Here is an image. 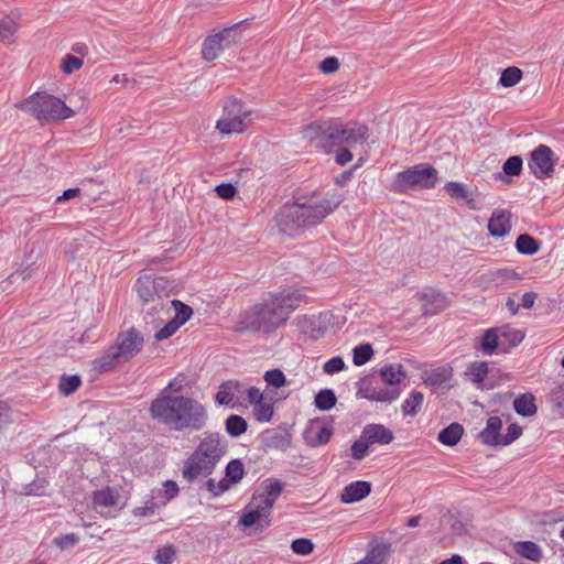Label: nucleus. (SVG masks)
Masks as SVG:
<instances>
[{"mask_svg":"<svg viewBox=\"0 0 564 564\" xmlns=\"http://www.w3.org/2000/svg\"><path fill=\"white\" fill-rule=\"evenodd\" d=\"M176 379L172 380L161 393L151 402L149 412L151 417L169 426L172 431L197 432L206 426L208 412L206 406L198 400L183 395L173 394L182 387H176Z\"/></svg>","mask_w":564,"mask_h":564,"instance_id":"f257e3e1","label":"nucleus"},{"mask_svg":"<svg viewBox=\"0 0 564 564\" xmlns=\"http://www.w3.org/2000/svg\"><path fill=\"white\" fill-rule=\"evenodd\" d=\"M301 302L302 293L297 290H283L272 294L240 317L238 329L271 333L288 321L290 314L301 305Z\"/></svg>","mask_w":564,"mask_h":564,"instance_id":"f03ea898","label":"nucleus"},{"mask_svg":"<svg viewBox=\"0 0 564 564\" xmlns=\"http://www.w3.org/2000/svg\"><path fill=\"white\" fill-rule=\"evenodd\" d=\"M302 134L305 140L315 142L316 148L330 153L341 144L348 147L364 144L368 139L369 129L356 121L343 122L340 119H328L305 126Z\"/></svg>","mask_w":564,"mask_h":564,"instance_id":"7ed1b4c3","label":"nucleus"},{"mask_svg":"<svg viewBox=\"0 0 564 564\" xmlns=\"http://www.w3.org/2000/svg\"><path fill=\"white\" fill-rule=\"evenodd\" d=\"M338 205V199L316 200L299 197L281 208L278 216L279 229L289 236L299 235L305 228L318 225Z\"/></svg>","mask_w":564,"mask_h":564,"instance_id":"20e7f679","label":"nucleus"},{"mask_svg":"<svg viewBox=\"0 0 564 564\" xmlns=\"http://www.w3.org/2000/svg\"><path fill=\"white\" fill-rule=\"evenodd\" d=\"M228 452V441L218 432H206L184 460L182 477L192 484L209 477Z\"/></svg>","mask_w":564,"mask_h":564,"instance_id":"39448f33","label":"nucleus"},{"mask_svg":"<svg viewBox=\"0 0 564 564\" xmlns=\"http://www.w3.org/2000/svg\"><path fill=\"white\" fill-rule=\"evenodd\" d=\"M283 491V484L278 479L264 480L246 506L239 525L249 528L257 525L260 531L271 525V511Z\"/></svg>","mask_w":564,"mask_h":564,"instance_id":"423d86ee","label":"nucleus"},{"mask_svg":"<svg viewBox=\"0 0 564 564\" xmlns=\"http://www.w3.org/2000/svg\"><path fill=\"white\" fill-rule=\"evenodd\" d=\"M437 183V171L429 164H417L394 175L391 188L399 194L412 189H430Z\"/></svg>","mask_w":564,"mask_h":564,"instance_id":"0eeeda50","label":"nucleus"},{"mask_svg":"<svg viewBox=\"0 0 564 564\" xmlns=\"http://www.w3.org/2000/svg\"><path fill=\"white\" fill-rule=\"evenodd\" d=\"M251 110L237 99L229 98L223 110V116L216 122V128L221 134L241 133L248 127Z\"/></svg>","mask_w":564,"mask_h":564,"instance_id":"6e6552de","label":"nucleus"},{"mask_svg":"<svg viewBox=\"0 0 564 564\" xmlns=\"http://www.w3.org/2000/svg\"><path fill=\"white\" fill-rule=\"evenodd\" d=\"M134 289L144 303H155L169 297L174 284L164 276L144 273L137 279Z\"/></svg>","mask_w":564,"mask_h":564,"instance_id":"1a4fd4ad","label":"nucleus"},{"mask_svg":"<svg viewBox=\"0 0 564 564\" xmlns=\"http://www.w3.org/2000/svg\"><path fill=\"white\" fill-rule=\"evenodd\" d=\"M73 116V109L67 107L61 98L44 91H37V121L43 123L53 122Z\"/></svg>","mask_w":564,"mask_h":564,"instance_id":"9d476101","label":"nucleus"},{"mask_svg":"<svg viewBox=\"0 0 564 564\" xmlns=\"http://www.w3.org/2000/svg\"><path fill=\"white\" fill-rule=\"evenodd\" d=\"M237 42V31L235 28H227L220 32L208 35L202 48L203 58L210 62L219 57L227 48Z\"/></svg>","mask_w":564,"mask_h":564,"instance_id":"9b49d317","label":"nucleus"},{"mask_svg":"<svg viewBox=\"0 0 564 564\" xmlns=\"http://www.w3.org/2000/svg\"><path fill=\"white\" fill-rule=\"evenodd\" d=\"M555 163L556 159L551 148L541 144L531 152L528 166L536 178L543 180L552 176Z\"/></svg>","mask_w":564,"mask_h":564,"instance_id":"f8f14e48","label":"nucleus"},{"mask_svg":"<svg viewBox=\"0 0 564 564\" xmlns=\"http://www.w3.org/2000/svg\"><path fill=\"white\" fill-rule=\"evenodd\" d=\"M357 398L381 403H392L401 395L400 388L373 387L368 378L358 382Z\"/></svg>","mask_w":564,"mask_h":564,"instance_id":"ddd939ff","label":"nucleus"},{"mask_svg":"<svg viewBox=\"0 0 564 564\" xmlns=\"http://www.w3.org/2000/svg\"><path fill=\"white\" fill-rule=\"evenodd\" d=\"M444 191L453 200L464 203L471 210H479L482 207V198L477 188H469L465 183L447 182Z\"/></svg>","mask_w":564,"mask_h":564,"instance_id":"4468645a","label":"nucleus"},{"mask_svg":"<svg viewBox=\"0 0 564 564\" xmlns=\"http://www.w3.org/2000/svg\"><path fill=\"white\" fill-rule=\"evenodd\" d=\"M143 341L144 340L142 335L132 327L127 332L120 333L117 336L116 341L111 345L121 356V358L124 361H128L142 349Z\"/></svg>","mask_w":564,"mask_h":564,"instance_id":"2eb2a0df","label":"nucleus"},{"mask_svg":"<svg viewBox=\"0 0 564 564\" xmlns=\"http://www.w3.org/2000/svg\"><path fill=\"white\" fill-rule=\"evenodd\" d=\"M334 430L330 425L324 424L321 421H311L304 431V440L311 447H317L327 444Z\"/></svg>","mask_w":564,"mask_h":564,"instance_id":"dca6fc26","label":"nucleus"},{"mask_svg":"<svg viewBox=\"0 0 564 564\" xmlns=\"http://www.w3.org/2000/svg\"><path fill=\"white\" fill-rule=\"evenodd\" d=\"M245 393V386L237 380H228L218 387L215 401L219 405H229L234 408L240 400V394Z\"/></svg>","mask_w":564,"mask_h":564,"instance_id":"f3484780","label":"nucleus"},{"mask_svg":"<svg viewBox=\"0 0 564 564\" xmlns=\"http://www.w3.org/2000/svg\"><path fill=\"white\" fill-rule=\"evenodd\" d=\"M511 213L505 209H496L489 221L488 231L492 237H505L511 230Z\"/></svg>","mask_w":564,"mask_h":564,"instance_id":"a211bd4d","label":"nucleus"},{"mask_svg":"<svg viewBox=\"0 0 564 564\" xmlns=\"http://www.w3.org/2000/svg\"><path fill=\"white\" fill-rule=\"evenodd\" d=\"M453 377V368L448 365H443L422 372L423 382L432 388L438 389L444 387Z\"/></svg>","mask_w":564,"mask_h":564,"instance_id":"6ab92c4d","label":"nucleus"},{"mask_svg":"<svg viewBox=\"0 0 564 564\" xmlns=\"http://www.w3.org/2000/svg\"><path fill=\"white\" fill-rule=\"evenodd\" d=\"M371 492V484L365 480H356L348 484L340 494L343 503H354L362 500Z\"/></svg>","mask_w":564,"mask_h":564,"instance_id":"aec40b11","label":"nucleus"},{"mask_svg":"<svg viewBox=\"0 0 564 564\" xmlns=\"http://www.w3.org/2000/svg\"><path fill=\"white\" fill-rule=\"evenodd\" d=\"M496 328L499 335L500 352H509L524 339V333L511 325H502Z\"/></svg>","mask_w":564,"mask_h":564,"instance_id":"412c9836","label":"nucleus"},{"mask_svg":"<svg viewBox=\"0 0 564 564\" xmlns=\"http://www.w3.org/2000/svg\"><path fill=\"white\" fill-rule=\"evenodd\" d=\"M121 362H124V360L115 347L109 345L100 356L94 359L93 369L99 373L108 372L113 370Z\"/></svg>","mask_w":564,"mask_h":564,"instance_id":"4be33fe9","label":"nucleus"},{"mask_svg":"<svg viewBox=\"0 0 564 564\" xmlns=\"http://www.w3.org/2000/svg\"><path fill=\"white\" fill-rule=\"evenodd\" d=\"M361 433L362 437L367 440L370 445H387L394 438L392 431L382 424H367Z\"/></svg>","mask_w":564,"mask_h":564,"instance_id":"5701e85b","label":"nucleus"},{"mask_svg":"<svg viewBox=\"0 0 564 564\" xmlns=\"http://www.w3.org/2000/svg\"><path fill=\"white\" fill-rule=\"evenodd\" d=\"M502 421L499 416H490L486 427L479 433L480 441L489 446H501L502 434L500 433Z\"/></svg>","mask_w":564,"mask_h":564,"instance_id":"b1692460","label":"nucleus"},{"mask_svg":"<svg viewBox=\"0 0 564 564\" xmlns=\"http://www.w3.org/2000/svg\"><path fill=\"white\" fill-rule=\"evenodd\" d=\"M406 373L400 364L386 365L380 369V378L383 383L391 386L390 388H399L398 384L404 380Z\"/></svg>","mask_w":564,"mask_h":564,"instance_id":"393cba45","label":"nucleus"},{"mask_svg":"<svg viewBox=\"0 0 564 564\" xmlns=\"http://www.w3.org/2000/svg\"><path fill=\"white\" fill-rule=\"evenodd\" d=\"M466 377L473 383L480 386L481 388L492 389L494 386L485 383V379L488 375V362L486 361H474L471 362L465 372Z\"/></svg>","mask_w":564,"mask_h":564,"instance_id":"a878e982","label":"nucleus"},{"mask_svg":"<svg viewBox=\"0 0 564 564\" xmlns=\"http://www.w3.org/2000/svg\"><path fill=\"white\" fill-rule=\"evenodd\" d=\"M480 349L484 355L492 356L496 352H500V343L497 328L486 329L480 339Z\"/></svg>","mask_w":564,"mask_h":564,"instance_id":"bb28decb","label":"nucleus"},{"mask_svg":"<svg viewBox=\"0 0 564 564\" xmlns=\"http://www.w3.org/2000/svg\"><path fill=\"white\" fill-rule=\"evenodd\" d=\"M463 433L464 429L462 424L451 423L438 433L437 440L444 445L454 446L460 441Z\"/></svg>","mask_w":564,"mask_h":564,"instance_id":"cd10ccee","label":"nucleus"},{"mask_svg":"<svg viewBox=\"0 0 564 564\" xmlns=\"http://www.w3.org/2000/svg\"><path fill=\"white\" fill-rule=\"evenodd\" d=\"M514 411L524 417L532 416L536 413L534 397L531 393H523L513 401Z\"/></svg>","mask_w":564,"mask_h":564,"instance_id":"c85d7f7f","label":"nucleus"},{"mask_svg":"<svg viewBox=\"0 0 564 564\" xmlns=\"http://www.w3.org/2000/svg\"><path fill=\"white\" fill-rule=\"evenodd\" d=\"M424 395L421 391L413 390L401 404V411L404 416H414L421 410Z\"/></svg>","mask_w":564,"mask_h":564,"instance_id":"c756f323","label":"nucleus"},{"mask_svg":"<svg viewBox=\"0 0 564 564\" xmlns=\"http://www.w3.org/2000/svg\"><path fill=\"white\" fill-rule=\"evenodd\" d=\"M118 500L119 495L117 490L109 487L97 490L93 495L94 505L99 507H115L118 503Z\"/></svg>","mask_w":564,"mask_h":564,"instance_id":"7c9ffc66","label":"nucleus"},{"mask_svg":"<svg viewBox=\"0 0 564 564\" xmlns=\"http://www.w3.org/2000/svg\"><path fill=\"white\" fill-rule=\"evenodd\" d=\"M516 249L521 254L532 256L540 249V242L528 234H522L517 238Z\"/></svg>","mask_w":564,"mask_h":564,"instance_id":"2f4dec72","label":"nucleus"},{"mask_svg":"<svg viewBox=\"0 0 564 564\" xmlns=\"http://www.w3.org/2000/svg\"><path fill=\"white\" fill-rule=\"evenodd\" d=\"M247 427V421L237 414L229 415L225 421V430L232 437H238L243 434Z\"/></svg>","mask_w":564,"mask_h":564,"instance_id":"473e14b6","label":"nucleus"},{"mask_svg":"<svg viewBox=\"0 0 564 564\" xmlns=\"http://www.w3.org/2000/svg\"><path fill=\"white\" fill-rule=\"evenodd\" d=\"M82 384L79 375H62L58 382L61 394L68 397L73 394Z\"/></svg>","mask_w":564,"mask_h":564,"instance_id":"72a5a7b5","label":"nucleus"},{"mask_svg":"<svg viewBox=\"0 0 564 564\" xmlns=\"http://www.w3.org/2000/svg\"><path fill=\"white\" fill-rule=\"evenodd\" d=\"M516 551L523 557L531 561H540L542 557L541 547L532 541H521L516 544Z\"/></svg>","mask_w":564,"mask_h":564,"instance_id":"f704fd0d","label":"nucleus"},{"mask_svg":"<svg viewBox=\"0 0 564 564\" xmlns=\"http://www.w3.org/2000/svg\"><path fill=\"white\" fill-rule=\"evenodd\" d=\"M245 475V467L240 459L230 460L225 468V479H228V484L235 485L239 482Z\"/></svg>","mask_w":564,"mask_h":564,"instance_id":"c9c22d12","label":"nucleus"},{"mask_svg":"<svg viewBox=\"0 0 564 564\" xmlns=\"http://www.w3.org/2000/svg\"><path fill=\"white\" fill-rule=\"evenodd\" d=\"M337 398L332 389H323L315 395L314 404L322 411H328L335 406Z\"/></svg>","mask_w":564,"mask_h":564,"instance_id":"e433bc0d","label":"nucleus"},{"mask_svg":"<svg viewBox=\"0 0 564 564\" xmlns=\"http://www.w3.org/2000/svg\"><path fill=\"white\" fill-rule=\"evenodd\" d=\"M522 70L516 66L507 67L502 70L499 78V85L509 88L516 86L522 79Z\"/></svg>","mask_w":564,"mask_h":564,"instance_id":"4c0bfd02","label":"nucleus"},{"mask_svg":"<svg viewBox=\"0 0 564 564\" xmlns=\"http://www.w3.org/2000/svg\"><path fill=\"white\" fill-rule=\"evenodd\" d=\"M253 415L258 422H269L273 416V405L263 399L253 405Z\"/></svg>","mask_w":564,"mask_h":564,"instance_id":"58836bf2","label":"nucleus"},{"mask_svg":"<svg viewBox=\"0 0 564 564\" xmlns=\"http://www.w3.org/2000/svg\"><path fill=\"white\" fill-rule=\"evenodd\" d=\"M373 356V349L370 344H362L354 348L352 361L356 366L367 364Z\"/></svg>","mask_w":564,"mask_h":564,"instance_id":"ea45409f","label":"nucleus"},{"mask_svg":"<svg viewBox=\"0 0 564 564\" xmlns=\"http://www.w3.org/2000/svg\"><path fill=\"white\" fill-rule=\"evenodd\" d=\"M231 486L228 484V479H220L216 481L214 478H208L204 482V488L208 490L214 497H219L227 490H229Z\"/></svg>","mask_w":564,"mask_h":564,"instance_id":"a19ab883","label":"nucleus"},{"mask_svg":"<svg viewBox=\"0 0 564 564\" xmlns=\"http://www.w3.org/2000/svg\"><path fill=\"white\" fill-rule=\"evenodd\" d=\"M171 304L176 312L174 319L182 326L191 318L193 311L188 305L182 303L178 300L171 301Z\"/></svg>","mask_w":564,"mask_h":564,"instance_id":"79ce46f5","label":"nucleus"},{"mask_svg":"<svg viewBox=\"0 0 564 564\" xmlns=\"http://www.w3.org/2000/svg\"><path fill=\"white\" fill-rule=\"evenodd\" d=\"M17 31V23L11 18L0 21V41L9 43Z\"/></svg>","mask_w":564,"mask_h":564,"instance_id":"37998d69","label":"nucleus"},{"mask_svg":"<svg viewBox=\"0 0 564 564\" xmlns=\"http://www.w3.org/2000/svg\"><path fill=\"white\" fill-rule=\"evenodd\" d=\"M264 380L273 388H281L286 384V377L280 369L268 370L264 373Z\"/></svg>","mask_w":564,"mask_h":564,"instance_id":"c03bdc74","label":"nucleus"},{"mask_svg":"<svg viewBox=\"0 0 564 564\" xmlns=\"http://www.w3.org/2000/svg\"><path fill=\"white\" fill-rule=\"evenodd\" d=\"M369 446L370 444L368 443L367 440H365L362 437V434L360 435V438L355 441L354 444L351 445V457L355 459V460H361L366 457V455L368 454V449H369Z\"/></svg>","mask_w":564,"mask_h":564,"instance_id":"a18cd8bd","label":"nucleus"},{"mask_svg":"<svg viewBox=\"0 0 564 564\" xmlns=\"http://www.w3.org/2000/svg\"><path fill=\"white\" fill-rule=\"evenodd\" d=\"M522 159L518 155L510 156L502 166L505 174L509 176H517L522 171Z\"/></svg>","mask_w":564,"mask_h":564,"instance_id":"49530a36","label":"nucleus"},{"mask_svg":"<svg viewBox=\"0 0 564 564\" xmlns=\"http://www.w3.org/2000/svg\"><path fill=\"white\" fill-rule=\"evenodd\" d=\"M83 64H84V62L82 58L76 57L72 54H66L63 57L61 68L65 74H72L75 70H78L79 68H82Z\"/></svg>","mask_w":564,"mask_h":564,"instance_id":"de8ad7c7","label":"nucleus"},{"mask_svg":"<svg viewBox=\"0 0 564 564\" xmlns=\"http://www.w3.org/2000/svg\"><path fill=\"white\" fill-rule=\"evenodd\" d=\"M291 549L295 554L307 555L313 552L314 543L310 539L300 538L292 542Z\"/></svg>","mask_w":564,"mask_h":564,"instance_id":"09e8293b","label":"nucleus"},{"mask_svg":"<svg viewBox=\"0 0 564 564\" xmlns=\"http://www.w3.org/2000/svg\"><path fill=\"white\" fill-rule=\"evenodd\" d=\"M174 557H175V551H174L173 546L167 545V546H163L156 551L154 561L158 564H172Z\"/></svg>","mask_w":564,"mask_h":564,"instance_id":"8fccbe9b","label":"nucleus"},{"mask_svg":"<svg viewBox=\"0 0 564 564\" xmlns=\"http://www.w3.org/2000/svg\"><path fill=\"white\" fill-rule=\"evenodd\" d=\"M345 366L344 359L340 356H335L323 365V371L327 375H334L341 371Z\"/></svg>","mask_w":564,"mask_h":564,"instance_id":"3c124183","label":"nucleus"},{"mask_svg":"<svg viewBox=\"0 0 564 564\" xmlns=\"http://www.w3.org/2000/svg\"><path fill=\"white\" fill-rule=\"evenodd\" d=\"M180 327V323L172 318L167 324H165L155 333L154 338L158 341L166 339L172 336Z\"/></svg>","mask_w":564,"mask_h":564,"instance_id":"603ef678","label":"nucleus"},{"mask_svg":"<svg viewBox=\"0 0 564 564\" xmlns=\"http://www.w3.org/2000/svg\"><path fill=\"white\" fill-rule=\"evenodd\" d=\"M522 434V427L518 424H510L507 429V433L502 435V440L500 442L501 446H507L519 438Z\"/></svg>","mask_w":564,"mask_h":564,"instance_id":"864d4df0","label":"nucleus"},{"mask_svg":"<svg viewBox=\"0 0 564 564\" xmlns=\"http://www.w3.org/2000/svg\"><path fill=\"white\" fill-rule=\"evenodd\" d=\"M552 404L564 414V383L555 387L551 392Z\"/></svg>","mask_w":564,"mask_h":564,"instance_id":"5fc2aeb1","label":"nucleus"},{"mask_svg":"<svg viewBox=\"0 0 564 564\" xmlns=\"http://www.w3.org/2000/svg\"><path fill=\"white\" fill-rule=\"evenodd\" d=\"M79 541V538L75 533H68L62 536H58L55 539V544L62 549L66 550L69 547H73L75 544H77Z\"/></svg>","mask_w":564,"mask_h":564,"instance_id":"6e6d98bb","label":"nucleus"},{"mask_svg":"<svg viewBox=\"0 0 564 564\" xmlns=\"http://www.w3.org/2000/svg\"><path fill=\"white\" fill-rule=\"evenodd\" d=\"M178 486L174 480H165L163 482V496L165 498L164 505L178 495Z\"/></svg>","mask_w":564,"mask_h":564,"instance_id":"4d7b16f0","label":"nucleus"},{"mask_svg":"<svg viewBox=\"0 0 564 564\" xmlns=\"http://www.w3.org/2000/svg\"><path fill=\"white\" fill-rule=\"evenodd\" d=\"M217 195L224 199H231L236 195V187L231 183H221L215 187Z\"/></svg>","mask_w":564,"mask_h":564,"instance_id":"13d9d810","label":"nucleus"},{"mask_svg":"<svg viewBox=\"0 0 564 564\" xmlns=\"http://www.w3.org/2000/svg\"><path fill=\"white\" fill-rule=\"evenodd\" d=\"M12 422V412L10 406L0 401V432L8 427Z\"/></svg>","mask_w":564,"mask_h":564,"instance_id":"bf43d9fd","label":"nucleus"},{"mask_svg":"<svg viewBox=\"0 0 564 564\" xmlns=\"http://www.w3.org/2000/svg\"><path fill=\"white\" fill-rule=\"evenodd\" d=\"M339 68V62L336 57H326L319 64V69L324 74L335 73Z\"/></svg>","mask_w":564,"mask_h":564,"instance_id":"052dcab7","label":"nucleus"},{"mask_svg":"<svg viewBox=\"0 0 564 564\" xmlns=\"http://www.w3.org/2000/svg\"><path fill=\"white\" fill-rule=\"evenodd\" d=\"M519 274L517 272H514L513 270H508V269H503V270H498L496 272H494V280L496 282H502V281H508V280H519Z\"/></svg>","mask_w":564,"mask_h":564,"instance_id":"680f3d73","label":"nucleus"},{"mask_svg":"<svg viewBox=\"0 0 564 564\" xmlns=\"http://www.w3.org/2000/svg\"><path fill=\"white\" fill-rule=\"evenodd\" d=\"M352 160V153L348 148H340L335 155V162L344 166Z\"/></svg>","mask_w":564,"mask_h":564,"instance_id":"e2e57ef3","label":"nucleus"},{"mask_svg":"<svg viewBox=\"0 0 564 564\" xmlns=\"http://www.w3.org/2000/svg\"><path fill=\"white\" fill-rule=\"evenodd\" d=\"M423 299L425 301V306L429 302L431 301H435L438 305H437V310H442L443 307H445V296L440 293V292H431V293H425L423 295Z\"/></svg>","mask_w":564,"mask_h":564,"instance_id":"0e129e2a","label":"nucleus"},{"mask_svg":"<svg viewBox=\"0 0 564 564\" xmlns=\"http://www.w3.org/2000/svg\"><path fill=\"white\" fill-rule=\"evenodd\" d=\"M245 392H247V395H248V400L251 404H256L258 402H260L261 400H263V395L262 393L260 392V390L256 387H250L249 389H245Z\"/></svg>","mask_w":564,"mask_h":564,"instance_id":"69168bd1","label":"nucleus"},{"mask_svg":"<svg viewBox=\"0 0 564 564\" xmlns=\"http://www.w3.org/2000/svg\"><path fill=\"white\" fill-rule=\"evenodd\" d=\"M155 506L152 503L151 506L137 507L133 509L132 513L134 517H149L154 513Z\"/></svg>","mask_w":564,"mask_h":564,"instance_id":"338daca9","label":"nucleus"},{"mask_svg":"<svg viewBox=\"0 0 564 564\" xmlns=\"http://www.w3.org/2000/svg\"><path fill=\"white\" fill-rule=\"evenodd\" d=\"M536 297H538V294L535 292H533V291L525 292L521 299L522 306L524 308H532L535 303Z\"/></svg>","mask_w":564,"mask_h":564,"instance_id":"774afa93","label":"nucleus"}]
</instances>
